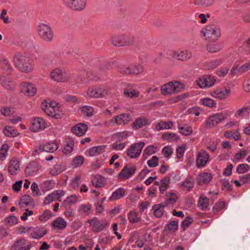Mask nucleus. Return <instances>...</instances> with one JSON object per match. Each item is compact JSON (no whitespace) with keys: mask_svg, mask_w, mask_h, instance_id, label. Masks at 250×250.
Masks as SVG:
<instances>
[{"mask_svg":"<svg viewBox=\"0 0 250 250\" xmlns=\"http://www.w3.org/2000/svg\"><path fill=\"white\" fill-rule=\"evenodd\" d=\"M202 35L206 41L209 42H215L221 36V31L219 26L211 24L205 26L201 31Z\"/></svg>","mask_w":250,"mask_h":250,"instance_id":"nucleus-2","label":"nucleus"},{"mask_svg":"<svg viewBox=\"0 0 250 250\" xmlns=\"http://www.w3.org/2000/svg\"><path fill=\"white\" fill-rule=\"evenodd\" d=\"M178 128L179 133L184 136H189L192 134L193 132L192 127L187 125H185L183 126L179 125Z\"/></svg>","mask_w":250,"mask_h":250,"instance_id":"nucleus-43","label":"nucleus"},{"mask_svg":"<svg viewBox=\"0 0 250 250\" xmlns=\"http://www.w3.org/2000/svg\"><path fill=\"white\" fill-rule=\"evenodd\" d=\"M222 63L221 59H216L207 63L206 66L208 69H213Z\"/></svg>","mask_w":250,"mask_h":250,"instance_id":"nucleus-52","label":"nucleus"},{"mask_svg":"<svg viewBox=\"0 0 250 250\" xmlns=\"http://www.w3.org/2000/svg\"><path fill=\"white\" fill-rule=\"evenodd\" d=\"M208 206V199L203 194L199 197L198 201V206L201 210L206 209Z\"/></svg>","mask_w":250,"mask_h":250,"instance_id":"nucleus-46","label":"nucleus"},{"mask_svg":"<svg viewBox=\"0 0 250 250\" xmlns=\"http://www.w3.org/2000/svg\"><path fill=\"white\" fill-rule=\"evenodd\" d=\"M226 208L225 203L224 201H219L215 203L213 207L214 212H218Z\"/></svg>","mask_w":250,"mask_h":250,"instance_id":"nucleus-61","label":"nucleus"},{"mask_svg":"<svg viewBox=\"0 0 250 250\" xmlns=\"http://www.w3.org/2000/svg\"><path fill=\"white\" fill-rule=\"evenodd\" d=\"M37 60L42 65H46L50 63V61L48 57L44 55L40 56Z\"/></svg>","mask_w":250,"mask_h":250,"instance_id":"nucleus-64","label":"nucleus"},{"mask_svg":"<svg viewBox=\"0 0 250 250\" xmlns=\"http://www.w3.org/2000/svg\"><path fill=\"white\" fill-rule=\"evenodd\" d=\"M145 143L140 142L132 144L126 150V155L131 159H136L140 155Z\"/></svg>","mask_w":250,"mask_h":250,"instance_id":"nucleus-7","label":"nucleus"},{"mask_svg":"<svg viewBox=\"0 0 250 250\" xmlns=\"http://www.w3.org/2000/svg\"><path fill=\"white\" fill-rule=\"evenodd\" d=\"M212 178V175L210 173L203 172L197 177V183L199 185H203L209 183Z\"/></svg>","mask_w":250,"mask_h":250,"instance_id":"nucleus-25","label":"nucleus"},{"mask_svg":"<svg viewBox=\"0 0 250 250\" xmlns=\"http://www.w3.org/2000/svg\"><path fill=\"white\" fill-rule=\"evenodd\" d=\"M128 220L131 223L139 222L141 218L138 217V213L135 210L130 211L128 213Z\"/></svg>","mask_w":250,"mask_h":250,"instance_id":"nucleus-50","label":"nucleus"},{"mask_svg":"<svg viewBox=\"0 0 250 250\" xmlns=\"http://www.w3.org/2000/svg\"><path fill=\"white\" fill-rule=\"evenodd\" d=\"M124 93L125 97L130 98H137L140 94V92L138 90L133 89L131 85H128L125 88Z\"/></svg>","mask_w":250,"mask_h":250,"instance_id":"nucleus-34","label":"nucleus"},{"mask_svg":"<svg viewBox=\"0 0 250 250\" xmlns=\"http://www.w3.org/2000/svg\"><path fill=\"white\" fill-rule=\"evenodd\" d=\"M194 185V179L191 177H188L182 182L181 188L184 190L189 191L192 189Z\"/></svg>","mask_w":250,"mask_h":250,"instance_id":"nucleus-39","label":"nucleus"},{"mask_svg":"<svg viewBox=\"0 0 250 250\" xmlns=\"http://www.w3.org/2000/svg\"><path fill=\"white\" fill-rule=\"evenodd\" d=\"M216 80L212 76H204L199 78L196 82L197 85L201 88L209 87L212 86Z\"/></svg>","mask_w":250,"mask_h":250,"instance_id":"nucleus-14","label":"nucleus"},{"mask_svg":"<svg viewBox=\"0 0 250 250\" xmlns=\"http://www.w3.org/2000/svg\"><path fill=\"white\" fill-rule=\"evenodd\" d=\"M201 104L208 107H214L216 106V102L213 99L205 98L200 100Z\"/></svg>","mask_w":250,"mask_h":250,"instance_id":"nucleus-48","label":"nucleus"},{"mask_svg":"<svg viewBox=\"0 0 250 250\" xmlns=\"http://www.w3.org/2000/svg\"><path fill=\"white\" fill-rule=\"evenodd\" d=\"M193 1L199 7L208 8L214 5L215 0H193Z\"/></svg>","mask_w":250,"mask_h":250,"instance_id":"nucleus-40","label":"nucleus"},{"mask_svg":"<svg viewBox=\"0 0 250 250\" xmlns=\"http://www.w3.org/2000/svg\"><path fill=\"white\" fill-rule=\"evenodd\" d=\"M131 120V117L128 113L121 114L115 116L111 120V122L113 124L124 125L127 124Z\"/></svg>","mask_w":250,"mask_h":250,"instance_id":"nucleus-18","label":"nucleus"},{"mask_svg":"<svg viewBox=\"0 0 250 250\" xmlns=\"http://www.w3.org/2000/svg\"><path fill=\"white\" fill-rule=\"evenodd\" d=\"M65 217L69 220H72L75 216V211L73 209L68 208L64 212Z\"/></svg>","mask_w":250,"mask_h":250,"instance_id":"nucleus-62","label":"nucleus"},{"mask_svg":"<svg viewBox=\"0 0 250 250\" xmlns=\"http://www.w3.org/2000/svg\"><path fill=\"white\" fill-rule=\"evenodd\" d=\"M225 119V116L222 113H217L209 116L206 121L205 124L208 127L210 128L216 126Z\"/></svg>","mask_w":250,"mask_h":250,"instance_id":"nucleus-13","label":"nucleus"},{"mask_svg":"<svg viewBox=\"0 0 250 250\" xmlns=\"http://www.w3.org/2000/svg\"><path fill=\"white\" fill-rule=\"evenodd\" d=\"M46 127L47 123L43 119L35 117L31 122L30 129L32 132H38L43 130Z\"/></svg>","mask_w":250,"mask_h":250,"instance_id":"nucleus-11","label":"nucleus"},{"mask_svg":"<svg viewBox=\"0 0 250 250\" xmlns=\"http://www.w3.org/2000/svg\"><path fill=\"white\" fill-rule=\"evenodd\" d=\"M119 71L127 74L138 75L144 71V68L140 64H130L127 66H121L119 67Z\"/></svg>","mask_w":250,"mask_h":250,"instance_id":"nucleus-10","label":"nucleus"},{"mask_svg":"<svg viewBox=\"0 0 250 250\" xmlns=\"http://www.w3.org/2000/svg\"><path fill=\"white\" fill-rule=\"evenodd\" d=\"M74 147V141L72 138L68 137L66 139L65 144L62 148V152L68 154L71 152Z\"/></svg>","mask_w":250,"mask_h":250,"instance_id":"nucleus-33","label":"nucleus"},{"mask_svg":"<svg viewBox=\"0 0 250 250\" xmlns=\"http://www.w3.org/2000/svg\"><path fill=\"white\" fill-rule=\"evenodd\" d=\"M39 170V167L35 162H32L29 164L25 169L26 176H30L34 175Z\"/></svg>","mask_w":250,"mask_h":250,"instance_id":"nucleus-36","label":"nucleus"},{"mask_svg":"<svg viewBox=\"0 0 250 250\" xmlns=\"http://www.w3.org/2000/svg\"><path fill=\"white\" fill-rule=\"evenodd\" d=\"M51 104L52 105H49L44 112L49 116L57 118L59 116V107L55 102L51 101Z\"/></svg>","mask_w":250,"mask_h":250,"instance_id":"nucleus-26","label":"nucleus"},{"mask_svg":"<svg viewBox=\"0 0 250 250\" xmlns=\"http://www.w3.org/2000/svg\"><path fill=\"white\" fill-rule=\"evenodd\" d=\"M37 32L40 38L45 42H51L53 40L54 34L51 27L46 24L41 23L37 26Z\"/></svg>","mask_w":250,"mask_h":250,"instance_id":"nucleus-4","label":"nucleus"},{"mask_svg":"<svg viewBox=\"0 0 250 250\" xmlns=\"http://www.w3.org/2000/svg\"><path fill=\"white\" fill-rule=\"evenodd\" d=\"M250 169V167L248 165L246 164H243L239 165L237 168V171L238 173H244L246 172L249 171Z\"/></svg>","mask_w":250,"mask_h":250,"instance_id":"nucleus-63","label":"nucleus"},{"mask_svg":"<svg viewBox=\"0 0 250 250\" xmlns=\"http://www.w3.org/2000/svg\"><path fill=\"white\" fill-rule=\"evenodd\" d=\"M7 169L11 175L17 174L20 170V162L17 159H12L9 163Z\"/></svg>","mask_w":250,"mask_h":250,"instance_id":"nucleus-24","label":"nucleus"},{"mask_svg":"<svg viewBox=\"0 0 250 250\" xmlns=\"http://www.w3.org/2000/svg\"><path fill=\"white\" fill-rule=\"evenodd\" d=\"M105 151V146H94L89 150V154L91 156H95L103 153Z\"/></svg>","mask_w":250,"mask_h":250,"instance_id":"nucleus-44","label":"nucleus"},{"mask_svg":"<svg viewBox=\"0 0 250 250\" xmlns=\"http://www.w3.org/2000/svg\"><path fill=\"white\" fill-rule=\"evenodd\" d=\"M134 38L129 35H114L111 38V43L117 46H129L133 44Z\"/></svg>","mask_w":250,"mask_h":250,"instance_id":"nucleus-6","label":"nucleus"},{"mask_svg":"<svg viewBox=\"0 0 250 250\" xmlns=\"http://www.w3.org/2000/svg\"><path fill=\"white\" fill-rule=\"evenodd\" d=\"M93 186L96 188H101L104 185V178L101 175H96L93 177L91 181Z\"/></svg>","mask_w":250,"mask_h":250,"instance_id":"nucleus-45","label":"nucleus"},{"mask_svg":"<svg viewBox=\"0 0 250 250\" xmlns=\"http://www.w3.org/2000/svg\"><path fill=\"white\" fill-rule=\"evenodd\" d=\"M158 147L156 146L151 145L147 146L144 150V154L151 155L158 151Z\"/></svg>","mask_w":250,"mask_h":250,"instance_id":"nucleus-57","label":"nucleus"},{"mask_svg":"<svg viewBox=\"0 0 250 250\" xmlns=\"http://www.w3.org/2000/svg\"><path fill=\"white\" fill-rule=\"evenodd\" d=\"M65 5L75 11H81L86 7V0H63Z\"/></svg>","mask_w":250,"mask_h":250,"instance_id":"nucleus-8","label":"nucleus"},{"mask_svg":"<svg viewBox=\"0 0 250 250\" xmlns=\"http://www.w3.org/2000/svg\"><path fill=\"white\" fill-rule=\"evenodd\" d=\"M87 129V125L83 123L78 124L72 128L73 132L78 136H82L84 135Z\"/></svg>","mask_w":250,"mask_h":250,"instance_id":"nucleus-30","label":"nucleus"},{"mask_svg":"<svg viewBox=\"0 0 250 250\" xmlns=\"http://www.w3.org/2000/svg\"><path fill=\"white\" fill-rule=\"evenodd\" d=\"M58 148L57 144L54 142H50L45 144L40 145L38 147L39 152H46L52 153Z\"/></svg>","mask_w":250,"mask_h":250,"instance_id":"nucleus-23","label":"nucleus"},{"mask_svg":"<svg viewBox=\"0 0 250 250\" xmlns=\"http://www.w3.org/2000/svg\"><path fill=\"white\" fill-rule=\"evenodd\" d=\"M148 124L147 120L145 118H138L132 123V127L134 129H138Z\"/></svg>","mask_w":250,"mask_h":250,"instance_id":"nucleus-42","label":"nucleus"},{"mask_svg":"<svg viewBox=\"0 0 250 250\" xmlns=\"http://www.w3.org/2000/svg\"><path fill=\"white\" fill-rule=\"evenodd\" d=\"M207 50L210 53H216L222 48L220 44L218 43H210L207 45Z\"/></svg>","mask_w":250,"mask_h":250,"instance_id":"nucleus-51","label":"nucleus"},{"mask_svg":"<svg viewBox=\"0 0 250 250\" xmlns=\"http://www.w3.org/2000/svg\"><path fill=\"white\" fill-rule=\"evenodd\" d=\"M224 136L228 139L232 138L235 141L240 139V134L238 131H227L224 133Z\"/></svg>","mask_w":250,"mask_h":250,"instance_id":"nucleus-47","label":"nucleus"},{"mask_svg":"<svg viewBox=\"0 0 250 250\" xmlns=\"http://www.w3.org/2000/svg\"><path fill=\"white\" fill-rule=\"evenodd\" d=\"M83 157L82 156H78L73 159L72 165L74 167H77L81 166L83 164Z\"/></svg>","mask_w":250,"mask_h":250,"instance_id":"nucleus-59","label":"nucleus"},{"mask_svg":"<svg viewBox=\"0 0 250 250\" xmlns=\"http://www.w3.org/2000/svg\"><path fill=\"white\" fill-rule=\"evenodd\" d=\"M50 77L53 80L59 82H65L69 79L68 73L60 68L53 70L50 73Z\"/></svg>","mask_w":250,"mask_h":250,"instance_id":"nucleus-9","label":"nucleus"},{"mask_svg":"<svg viewBox=\"0 0 250 250\" xmlns=\"http://www.w3.org/2000/svg\"><path fill=\"white\" fill-rule=\"evenodd\" d=\"M125 195V190L122 188H120L114 191L111 196L109 197L110 201H115L119 200Z\"/></svg>","mask_w":250,"mask_h":250,"instance_id":"nucleus-41","label":"nucleus"},{"mask_svg":"<svg viewBox=\"0 0 250 250\" xmlns=\"http://www.w3.org/2000/svg\"><path fill=\"white\" fill-rule=\"evenodd\" d=\"M173 125V123L171 121H161L155 125V129L157 131L171 129Z\"/></svg>","mask_w":250,"mask_h":250,"instance_id":"nucleus-38","label":"nucleus"},{"mask_svg":"<svg viewBox=\"0 0 250 250\" xmlns=\"http://www.w3.org/2000/svg\"><path fill=\"white\" fill-rule=\"evenodd\" d=\"M167 206L166 203H161L158 205H154L152 206V209L154 210V215L157 218L161 217L164 211V208Z\"/></svg>","mask_w":250,"mask_h":250,"instance_id":"nucleus-37","label":"nucleus"},{"mask_svg":"<svg viewBox=\"0 0 250 250\" xmlns=\"http://www.w3.org/2000/svg\"><path fill=\"white\" fill-rule=\"evenodd\" d=\"M183 84L180 82H170L163 84L161 88V94L163 95H171L181 91Z\"/></svg>","mask_w":250,"mask_h":250,"instance_id":"nucleus-5","label":"nucleus"},{"mask_svg":"<svg viewBox=\"0 0 250 250\" xmlns=\"http://www.w3.org/2000/svg\"><path fill=\"white\" fill-rule=\"evenodd\" d=\"M31 243L27 240L21 238L17 240L12 245L14 250H29L31 248Z\"/></svg>","mask_w":250,"mask_h":250,"instance_id":"nucleus-17","label":"nucleus"},{"mask_svg":"<svg viewBox=\"0 0 250 250\" xmlns=\"http://www.w3.org/2000/svg\"><path fill=\"white\" fill-rule=\"evenodd\" d=\"M209 157V154L207 152L204 150H200L197 154L196 161L197 168L204 167L208 161Z\"/></svg>","mask_w":250,"mask_h":250,"instance_id":"nucleus-15","label":"nucleus"},{"mask_svg":"<svg viewBox=\"0 0 250 250\" xmlns=\"http://www.w3.org/2000/svg\"><path fill=\"white\" fill-rule=\"evenodd\" d=\"M136 170L135 166H125L119 174V177L122 179H126L134 175Z\"/></svg>","mask_w":250,"mask_h":250,"instance_id":"nucleus-19","label":"nucleus"},{"mask_svg":"<svg viewBox=\"0 0 250 250\" xmlns=\"http://www.w3.org/2000/svg\"><path fill=\"white\" fill-rule=\"evenodd\" d=\"M81 196L80 195H71L67 197L63 201V204L65 207L68 208L73 204L81 201Z\"/></svg>","mask_w":250,"mask_h":250,"instance_id":"nucleus-32","label":"nucleus"},{"mask_svg":"<svg viewBox=\"0 0 250 250\" xmlns=\"http://www.w3.org/2000/svg\"><path fill=\"white\" fill-rule=\"evenodd\" d=\"M0 65L4 70L6 71V75H9L12 71V67L7 60L0 62Z\"/></svg>","mask_w":250,"mask_h":250,"instance_id":"nucleus-55","label":"nucleus"},{"mask_svg":"<svg viewBox=\"0 0 250 250\" xmlns=\"http://www.w3.org/2000/svg\"><path fill=\"white\" fill-rule=\"evenodd\" d=\"M92 230L94 232L102 231L107 225V222L104 219L100 220L97 217H94L92 219L87 221Z\"/></svg>","mask_w":250,"mask_h":250,"instance_id":"nucleus-12","label":"nucleus"},{"mask_svg":"<svg viewBox=\"0 0 250 250\" xmlns=\"http://www.w3.org/2000/svg\"><path fill=\"white\" fill-rule=\"evenodd\" d=\"M172 56L179 61L186 62L192 57V53L188 50L174 51Z\"/></svg>","mask_w":250,"mask_h":250,"instance_id":"nucleus-22","label":"nucleus"},{"mask_svg":"<svg viewBox=\"0 0 250 250\" xmlns=\"http://www.w3.org/2000/svg\"><path fill=\"white\" fill-rule=\"evenodd\" d=\"M21 92L27 96H33L37 93V88L33 84L23 83L21 85Z\"/></svg>","mask_w":250,"mask_h":250,"instance_id":"nucleus-20","label":"nucleus"},{"mask_svg":"<svg viewBox=\"0 0 250 250\" xmlns=\"http://www.w3.org/2000/svg\"><path fill=\"white\" fill-rule=\"evenodd\" d=\"M82 113L87 117L91 116L93 115V108L90 106H84L81 108Z\"/></svg>","mask_w":250,"mask_h":250,"instance_id":"nucleus-58","label":"nucleus"},{"mask_svg":"<svg viewBox=\"0 0 250 250\" xmlns=\"http://www.w3.org/2000/svg\"><path fill=\"white\" fill-rule=\"evenodd\" d=\"M92 208V206L89 203L81 204L78 208V213L81 216H88L90 214Z\"/></svg>","mask_w":250,"mask_h":250,"instance_id":"nucleus-28","label":"nucleus"},{"mask_svg":"<svg viewBox=\"0 0 250 250\" xmlns=\"http://www.w3.org/2000/svg\"><path fill=\"white\" fill-rule=\"evenodd\" d=\"M51 225L55 229L62 230L66 228L67 223L62 217H58L52 222Z\"/></svg>","mask_w":250,"mask_h":250,"instance_id":"nucleus-31","label":"nucleus"},{"mask_svg":"<svg viewBox=\"0 0 250 250\" xmlns=\"http://www.w3.org/2000/svg\"><path fill=\"white\" fill-rule=\"evenodd\" d=\"M230 93V89L229 87L227 88H218L214 90L210 93V95L215 98L220 100L227 99Z\"/></svg>","mask_w":250,"mask_h":250,"instance_id":"nucleus-16","label":"nucleus"},{"mask_svg":"<svg viewBox=\"0 0 250 250\" xmlns=\"http://www.w3.org/2000/svg\"><path fill=\"white\" fill-rule=\"evenodd\" d=\"M14 62L22 72L29 73L33 70L34 65L31 60L24 53L16 54L14 57Z\"/></svg>","mask_w":250,"mask_h":250,"instance_id":"nucleus-1","label":"nucleus"},{"mask_svg":"<svg viewBox=\"0 0 250 250\" xmlns=\"http://www.w3.org/2000/svg\"><path fill=\"white\" fill-rule=\"evenodd\" d=\"M8 75H2L0 77V82L1 84L6 89L9 90L14 89L15 85L12 81L10 80Z\"/></svg>","mask_w":250,"mask_h":250,"instance_id":"nucleus-29","label":"nucleus"},{"mask_svg":"<svg viewBox=\"0 0 250 250\" xmlns=\"http://www.w3.org/2000/svg\"><path fill=\"white\" fill-rule=\"evenodd\" d=\"M169 184V178L165 177L161 180L160 186L159 187V190L162 194L168 188Z\"/></svg>","mask_w":250,"mask_h":250,"instance_id":"nucleus-49","label":"nucleus"},{"mask_svg":"<svg viewBox=\"0 0 250 250\" xmlns=\"http://www.w3.org/2000/svg\"><path fill=\"white\" fill-rule=\"evenodd\" d=\"M51 104L52 105H49L44 112L49 116L57 118L59 116V107L55 102L51 101Z\"/></svg>","mask_w":250,"mask_h":250,"instance_id":"nucleus-27","label":"nucleus"},{"mask_svg":"<svg viewBox=\"0 0 250 250\" xmlns=\"http://www.w3.org/2000/svg\"><path fill=\"white\" fill-rule=\"evenodd\" d=\"M81 183V177L75 175L71 180L70 186L74 189H77Z\"/></svg>","mask_w":250,"mask_h":250,"instance_id":"nucleus-56","label":"nucleus"},{"mask_svg":"<svg viewBox=\"0 0 250 250\" xmlns=\"http://www.w3.org/2000/svg\"><path fill=\"white\" fill-rule=\"evenodd\" d=\"M161 138L168 142H177L180 140V137L177 134L170 132H165L162 134Z\"/></svg>","mask_w":250,"mask_h":250,"instance_id":"nucleus-35","label":"nucleus"},{"mask_svg":"<svg viewBox=\"0 0 250 250\" xmlns=\"http://www.w3.org/2000/svg\"><path fill=\"white\" fill-rule=\"evenodd\" d=\"M167 229L171 231L174 232L178 229V221H172L169 222L167 225Z\"/></svg>","mask_w":250,"mask_h":250,"instance_id":"nucleus-60","label":"nucleus"},{"mask_svg":"<svg viewBox=\"0 0 250 250\" xmlns=\"http://www.w3.org/2000/svg\"><path fill=\"white\" fill-rule=\"evenodd\" d=\"M109 94V89L102 85H93L89 87L86 91V96L90 98L104 97Z\"/></svg>","mask_w":250,"mask_h":250,"instance_id":"nucleus-3","label":"nucleus"},{"mask_svg":"<svg viewBox=\"0 0 250 250\" xmlns=\"http://www.w3.org/2000/svg\"><path fill=\"white\" fill-rule=\"evenodd\" d=\"M53 214L50 210H45L43 213L39 216V219L42 222H45L50 219Z\"/></svg>","mask_w":250,"mask_h":250,"instance_id":"nucleus-54","label":"nucleus"},{"mask_svg":"<svg viewBox=\"0 0 250 250\" xmlns=\"http://www.w3.org/2000/svg\"><path fill=\"white\" fill-rule=\"evenodd\" d=\"M250 70V62H246L239 68L238 66H234L229 72V75L233 77L235 75H240Z\"/></svg>","mask_w":250,"mask_h":250,"instance_id":"nucleus-21","label":"nucleus"},{"mask_svg":"<svg viewBox=\"0 0 250 250\" xmlns=\"http://www.w3.org/2000/svg\"><path fill=\"white\" fill-rule=\"evenodd\" d=\"M45 234V231L43 229H36L31 233V237L33 239H39L42 237Z\"/></svg>","mask_w":250,"mask_h":250,"instance_id":"nucleus-53","label":"nucleus"}]
</instances>
